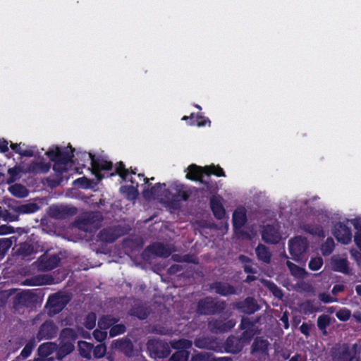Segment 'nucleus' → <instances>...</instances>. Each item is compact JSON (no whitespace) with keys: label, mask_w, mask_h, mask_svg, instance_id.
I'll return each mask as SVG.
<instances>
[{"label":"nucleus","mask_w":361,"mask_h":361,"mask_svg":"<svg viewBox=\"0 0 361 361\" xmlns=\"http://www.w3.org/2000/svg\"><path fill=\"white\" fill-rule=\"evenodd\" d=\"M188 172L187 173L185 178L190 180L199 181L200 183L206 186L207 190H211L213 186L209 181L203 179L204 176H210L211 175H214L218 177L226 176L224 169L219 165L215 166L214 164L202 167L195 164H192L188 167Z\"/></svg>","instance_id":"nucleus-1"},{"label":"nucleus","mask_w":361,"mask_h":361,"mask_svg":"<svg viewBox=\"0 0 361 361\" xmlns=\"http://www.w3.org/2000/svg\"><path fill=\"white\" fill-rule=\"evenodd\" d=\"M226 306L227 304L224 300L206 296L198 300L195 311L199 315H217L221 314Z\"/></svg>","instance_id":"nucleus-2"},{"label":"nucleus","mask_w":361,"mask_h":361,"mask_svg":"<svg viewBox=\"0 0 361 361\" xmlns=\"http://www.w3.org/2000/svg\"><path fill=\"white\" fill-rule=\"evenodd\" d=\"M77 338L78 334L74 329L65 328L61 330L59 335V347L57 350L58 359H62L73 351Z\"/></svg>","instance_id":"nucleus-3"},{"label":"nucleus","mask_w":361,"mask_h":361,"mask_svg":"<svg viewBox=\"0 0 361 361\" xmlns=\"http://www.w3.org/2000/svg\"><path fill=\"white\" fill-rule=\"evenodd\" d=\"M175 193L172 194L169 189H164V197L168 206L172 209H176L180 208V202L187 201L190 195L191 191L186 190L183 184L176 185L174 187Z\"/></svg>","instance_id":"nucleus-4"},{"label":"nucleus","mask_w":361,"mask_h":361,"mask_svg":"<svg viewBox=\"0 0 361 361\" xmlns=\"http://www.w3.org/2000/svg\"><path fill=\"white\" fill-rule=\"evenodd\" d=\"M74 152L75 149L73 148L71 145L66 147L54 146L50 147L45 154L54 163H61L63 165H66L72 161V159L74 157Z\"/></svg>","instance_id":"nucleus-5"},{"label":"nucleus","mask_w":361,"mask_h":361,"mask_svg":"<svg viewBox=\"0 0 361 361\" xmlns=\"http://www.w3.org/2000/svg\"><path fill=\"white\" fill-rule=\"evenodd\" d=\"M357 344H353L352 348L348 343H338L330 350V355L332 361H351L358 353Z\"/></svg>","instance_id":"nucleus-6"},{"label":"nucleus","mask_w":361,"mask_h":361,"mask_svg":"<svg viewBox=\"0 0 361 361\" xmlns=\"http://www.w3.org/2000/svg\"><path fill=\"white\" fill-rule=\"evenodd\" d=\"M288 247L292 259L300 262L305 257L309 247V242L305 237L296 236L289 240Z\"/></svg>","instance_id":"nucleus-7"},{"label":"nucleus","mask_w":361,"mask_h":361,"mask_svg":"<svg viewBox=\"0 0 361 361\" xmlns=\"http://www.w3.org/2000/svg\"><path fill=\"white\" fill-rule=\"evenodd\" d=\"M71 297L61 292H57L49 296L45 305L49 314H56L61 312L68 304Z\"/></svg>","instance_id":"nucleus-8"},{"label":"nucleus","mask_w":361,"mask_h":361,"mask_svg":"<svg viewBox=\"0 0 361 361\" xmlns=\"http://www.w3.org/2000/svg\"><path fill=\"white\" fill-rule=\"evenodd\" d=\"M236 324L234 319H229L224 317L211 318L208 320L209 330L215 334H224L231 331Z\"/></svg>","instance_id":"nucleus-9"},{"label":"nucleus","mask_w":361,"mask_h":361,"mask_svg":"<svg viewBox=\"0 0 361 361\" xmlns=\"http://www.w3.org/2000/svg\"><path fill=\"white\" fill-rule=\"evenodd\" d=\"M85 155L86 156V154ZM87 156L90 159L92 173L95 176L98 182L101 181L104 178L102 171H111L113 169L112 162L100 157H96L92 153H88Z\"/></svg>","instance_id":"nucleus-10"},{"label":"nucleus","mask_w":361,"mask_h":361,"mask_svg":"<svg viewBox=\"0 0 361 361\" xmlns=\"http://www.w3.org/2000/svg\"><path fill=\"white\" fill-rule=\"evenodd\" d=\"M270 343L263 336H257L250 348V353L259 361H265L269 357Z\"/></svg>","instance_id":"nucleus-11"},{"label":"nucleus","mask_w":361,"mask_h":361,"mask_svg":"<svg viewBox=\"0 0 361 361\" xmlns=\"http://www.w3.org/2000/svg\"><path fill=\"white\" fill-rule=\"evenodd\" d=\"M150 357L154 359L167 357L171 353V347L166 342L159 340H149L147 343Z\"/></svg>","instance_id":"nucleus-12"},{"label":"nucleus","mask_w":361,"mask_h":361,"mask_svg":"<svg viewBox=\"0 0 361 361\" xmlns=\"http://www.w3.org/2000/svg\"><path fill=\"white\" fill-rule=\"evenodd\" d=\"M58 331L59 327L53 320H46L39 326L36 339L38 341L51 340L56 337Z\"/></svg>","instance_id":"nucleus-13"},{"label":"nucleus","mask_w":361,"mask_h":361,"mask_svg":"<svg viewBox=\"0 0 361 361\" xmlns=\"http://www.w3.org/2000/svg\"><path fill=\"white\" fill-rule=\"evenodd\" d=\"M248 343H249L245 342L240 336L238 337L234 335H230L223 343L222 348H224V351L226 353L237 355L243 350L245 344Z\"/></svg>","instance_id":"nucleus-14"},{"label":"nucleus","mask_w":361,"mask_h":361,"mask_svg":"<svg viewBox=\"0 0 361 361\" xmlns=\"http://www.w3.org/2000/svg\"><path fill=\"white\" fill-rule=\"evenodd\" d=\"M239 312L245 314H252L260 308L256 300L252 297H247L243 300L238 301L233 305Z\"/></svg>","instance_id":"nucleus-15"},{"label":"nucleus","mask_w":361,"mask_h":361,"mask_svg":"<svg viewBox=\"0 0 361 361\" xmlns=\"http://www.w3.org/2000/svg\"><path fill=\"white\" fill-rule=\"evenodd\" d=\"M257 321H253L249 317H243L240 321L239 329L243 331L240 334L242 338L247 343H250L255 335V329Z\"/></svg>","instance_id":"nucleus-16"},{"label":"nucleus","mask_w":361,"mask_h":361,"mask_svg":"<svg viewBox=\"0 0 361 361\" xmlns=\"http://www.w3.org/2000/svg\"><path fill=\"white\" fill-rule=\"evenodd\" d=\"M77 214V209L68 206H51L49 207V215L56 219H65Z\"/></svg>","instance_id":"nucleus-17"},{"label":"nucleus","mask_w":361,"mask_h":361,"mask_svg":"<svg viewBox=\"0 0 361 361\" xmlns=\"http://www.w3.org/2000/svg\"><path fill=\"white\" fill-rule=\"evenodd\" d=\"M123 235L119 226L107 227L102 229L98 235V239L104 243H111Z\"/></svg>","instance_id":"nucleus-18"},{"label":"nucleus","mask_w":361,"mask_h":361,"mask_svg":"<svg viewBox=\"0 0 361 361\" xmlns=\"http://www.w3.org/2000/svg\"><path fill=\"white\" fill-rule=\"evenodd\" d=\"M209 290L210 291H214L215 293L224 297L237 294V290L235 286L223 281H214L210 283Z\"/></svg>","instance_id":"nucleus-19"},{"label":"nucleus","mask_w":361,"mask_h":361,"mask_svg":"<svg viewBox=\"0 0 361 361\" xmlns=\"http://www.w3.org/2000/svg\"><path fill=\"white\" fill-rule=\"evenodd\" d=\"M333 234L338 242L344 245L348 244L352 239L350 228L342 222L335 225Z\"/></svg>","instance_id":"nucleus-20"},{"label":"nucleus","mask_w":361,"mask_h":361,"mask_svg":"<svg viewBox=\"0 0 361 361\" xmlns=\"http://www.w3.org/2000/svg\"><path fill=\"white\" fill-rule=\"evenodd\" d=\"M262 238L267 243L276 244L280 241L281 235L273 225L267 224L263 228Z\"/></svg>","instance_id":"nucleus-21"},{"label":"nucleus","mask_w":361,"mask_h":361,"mask_svg":"<svg viewBox=\"0 0 361 361\" xmlns=\"http://www.w3.org/2000/svg\"><path fill=\"white\" fill-rule=\"evenodd\" d=\"M35 295L30 290H25L16 294L13 299L14 306L30 307L35 302Z\"/></svg>","instance_id":"nucleus-22"},{"label":"nucleus","mask_w":361,"mask_h":361,"mask_svg":"<svg viewBox=\"0 0 361 361\" xmlns=\"http://www.w3.org/2000/svg\"><path fill=\"white\" fill-rule=\"evenodd\" d=\"M61 261L60 257L56 255L49 257L42 256L39 258V269L43 271H51L57 267Z\"/></svg>","instance_id":"nucleus-23"},{"label":"nucleus","mask_w":361,"mask_h":361,"mask_svg":"<svg viewBox=\"0 0 361 361\" xmlns=\"http://www.w3.org/2000/svg\"><path fill=\"white\" fill-rule=\"evenodd\" d=\"M114 348L122 352L126 356L130 357L134 355L133 344L129 338H121L114 341Z\"/></svg>","instance_id":"nucleus-24"},{"label":"nucleus","mask_w":361,"mask_h":361,"mask_svg":"<svg viewBox=\"0 0 361 361\" xmlns=\"http://www.w3.org/2000/svg\"><path fill=\"white\" fill-rule=\"evenodd\" d=\"M166 187V183H157L155 185L151 186L150 188H145L142 191L143 197L145 200L154 199L164 196V190L162 189Z\"/></svg>","instance_id":"nucleus-25"},{"label":"nucleus","mask_w":361,"mask_h":361,"mask_svg":"<svg viewBox=\"0 0 361 361\" xmlns=\"http://www.w3.org/2000/svg\"><path fill=\"white\" fill-rule=\"evenodd\" d=\"M247 221L246 213L243 209H237L233 213L232 222L235 231L245 226Z\"/></svg>","instance_id":"nucleus-26"},{"label":"nucleus","mask_w":361,"mask_h":361,"mask_svg":"<svg viewBox=\"0 0 361 361\" xmlns=\"http://www.w3.org/2000/svg\"><path fill=\"white\" fill-rule=\"evenodd\" d=\"M210 208L216 219L221 220L225 217L226 210L217 197H213L210 199Z\"/></svg>","instance_id":"nucleus-27"},{"label":"nucleus","mask_w":361,"mask_h":361,"mask_svg":"<svg viewBox=\"0 0 361 361\" xmlns=\"http://www.w3.org/2000/svg\"><path fill=\"white\" fill-rule=\"evenodd\" d=\"M39 206L35 202L16 204L12 207L14 212L18 214H33L39 209Z\"/></svg>","instance_id":"nucleus-28"},{"label":"nucleus","mask_w":361,"mask_h":361,"mask_svg":"<svg viewBox=\"0 0 361 361\" xmlns=\"http://www.w3.org/2000/svg\"><path fill=\"white\" fill-rule=\"evenodd\" d=\"M51 168L50 163H44L43 161H32L27 166V171L30 173H47Z\"/></svg>","instance_id":"nucleus-29"},{"label":"nucleus","mask_w":361,"mask_h":361,"mask_svg":"<svg viewBox=\"0 0 361 361\" xmlns=\"http://www.w3.org/2000/svg\"><path fill=\"white\" fill-rule=\"evenodd\" d=\"M129 181L132 183L131 185L122 186L121 190L126 193V197L129 200H135L138 196L137 188L139 184L132 178L129 179Z\"/></svg>","instance_id":"nucleus-30"},{"label":"nucleus","mask_w":361,"mask_h":361,"mask_svg":"<svg viewBox=\"0 0 361 361\" xmlns=\"http://www.w3.org/2000/svg\"><path fill=\"white\" fill-rule=\"evenodd\" d=\"M151 252L155 255L167 258L171 255V250L163 243H156L149 247Z\"/></svg>","instance_id":"nucleus-31"},{"label":"nucleus","mask_w":361,"mask_h":361,"mask_svg":"<svg viewBox=\"0 0 361 361\" xmlns=\"http://www.w3.org/2000/svg\"><path fill=\"white\" fill-rule=\"evenodd\" d=\"M57 345L55 343L47 342L41 344L38 349V355L42 358H46L56 350Z\"/></svg>","instance_id":"nucleus-32"},{"label":"nucleus","mask_w":361,"mask_h":361,"mask_svg":"<svg viewBox=\"0 0 361 361\" xmlns=\"http://www.w3.org/2000/svg\"><path fill=\"white\" fill-rule=\"evenodd\" d=\"M119 321L118 318L112 315L106 314L102 316L98 321V326L101 330H107L111 329L114 324Z\"/></svg>","instance_id":"nucleus-33"},{"label":"nucleus","mask_w":361,"mask_h":361,"mask_svg":"<svg viewBox=\"0 0 361 361\" xmlns=\"http://www.w3.org/2000/svg\"><path fill=\"white\" fill-rule=\"evenodd\" d=\"M257 259L264 263H269L271 261V253L269 248L263 244L259 243L255 249Z\"/></svg>","instance_id":"nucleus-34"},{"label":"nucleus","mask_w":361,"mask_h":361,"mask_svg":"<svg viewBox=\"0 0 361 361\" xmlns=\"http://www.w3.org/2000/svg\"><path fill=\"white\" fill-rule=\"evenodd\" d=\"M333 269L335 271H338L345 274H348L350 272L348 261L345 258H339L334 259L332 263Z\"/></svg>","instance_id":"nucleus-35"},{"label":"nucleus","mask_w":361,"mask_h":361,"mask_svg":"<svg viewBox=\"0 0 361 361\" xmlns=\"http://www.w3.org/2000/svg\"><path fill=\"white\" fill-rule=\"evenodd\" d=\"M129 315L135 317L140 320L146 319L149 316L147 310L142 305H134L128 312Z\"/></svg>","instance_id":"nucleus-36"},{"label":"nucleus","mask_w":361,"mask_h":361,"mask_svg":"<svg viewBox=\"0 0 361 361\" xmlns=\"http://www.w3.org/2000/svg\"><path fill=\"white\" fill-rule=\"evenodd\" d=\"M93 348L94 345L87 341L78 342V350L80 355L87 360L91 359V353H92Z\"/></svg>","instance_id":"nucleus-37"},{"label":"nucleus","mask_w":361,"mask_h":361,"mask_svg":"<svg viewBox=\"0 0 361 361\" xmlns=\"http://www.w3.org/2000/svg\"><path fill=\"white\" fill-rule=\"evenodd\" d=\"M169 346L177 350H188L192 346V341L185 338L173 340L170 341Z\"/></svg>","instance_id":"nucleus-38"},{"label":"nucleus","mask_w":361,"mask_h":361,"mask_svg":"<svg viewBox=\"0 0 361 361\" xmlns=\"http://www.w3.org/2000/svg\"><path fill=\"white\" fill-rule=\"evenodd\" d=\"M303 229L305 232L318 237H324V231L322 226L314 224H307L304 225Z\"/></svg>","instance_id":"nucleus-39"},{"label":"nucleus","mask_w":361,"mask_h":361,"mask_svg":"<svg viewBox=\"0 0 361 361\" xmlns=\"http://www.w3.org/2000/svg\"><path fill=\"white\" fill-rule=\"evenodd\" d=\"M330 323L331 318L328 314H323L318 317L317 325L323 335L326 336L327 334L326 329L330 325Z\"/></svg>","instance_id":"nucleus-40"},{"label":"nucleus","mask_w":361,"mask_h":361,"mask_svg":"<svg viewBox=\"0 0 361 361\" xmlns=\"http://www.w3.org/2000/svg\"><path fill=\"white\" fill-rule=\"evenodd\" d=\"M20 145L21 143H11L10 147L13 152H15L16 154H20L21 157H32L34 156L33 147L22 149Z\"/></svg>","instance_id":"nucleus-41"},{"label":"nucleus","mask_w":361,"mask_h":361,"mask_svg":"<svg viewBox=\"0 0 361 361\" xmlns=\"http://www.w3.org/2000/svg\"><path fill=\"white\" fill-rule=\"evenodd\" d=\"M194 344L198 348L212 349L214 342L209 337H200L195 338Z\"/></svg>","instance_id":"nucleus-42"},{"label":"nucleus","mask_w":361,"mask_h":361,"mask_svg":"<svg viewBox=\"0 0 361 361\" xmlns=\"http://www.w3.org/2000/svg\"><path fill=\"white\" fill-rule=\"evenodd\" d=\"M264 286L273 294V295L278 298H281L283 295L281 289L278 286L270 280H264Z\"/></svg>","instance_id":"nucleus-43"},{"label":"nucleus","mask_w":361,"mask_h":361,"mask_svg":"<svg viewBox=\"0 0 361 361\" xmlns=\"http://www.w3.org/2000/svg\"><path fill=\"white\" fill-rule=\"evenodd\" d=\"M118 175L123 180H126L129 175V170L126 169L123 161H119L116 164L115 171L110 174L111 176Z\"/></svg>","instance_id":"nucleus-44"},{"label":"nucleus","mask_w":361,"mask_h":361,"mask_svg":"<svg viewBox=\"0 0 361 361\" xmlns=\"http://www.w3.org/2000/svg\"><path fill=\"white\" fill-rule=\"evenodd\" d=\"M36 346V341L35 338H30L28 342L26 343L25 347L20 352V356L22 357L23 359L27 358L32 353L33 349Z\"/></svg>","instance_id":"nucleus-45"},{"label":"nucleus","mask_w":361,"mask_h":361,"mask_svg":"<svg viewBox=\"0 0 361 361\" xmlns=\"http://www.w3.org/2000/svg\"><path fill=\"white\" fill-rule=\"evenodd\" d=\"M9 192L18 197H24L27 195L25 187L17 183L9 187Z\"/></svg>","instance_id":"nucleus-46"},{"label":"nucleus","mask_w":361,"mask_h":361,"mask_svg":"<svg viewBox=\"0 0 361 361\" xmlns=\"http://www.w3.org/2000/svg\"><path fill=\"white\" fill-rule=\"evenodd\" d=\"M335 244L332 238L329 237L322 245L321 250L324 255H330L334 250Z\"/></svg>","instance_id":"nucleus-47"},{"label":"nucleus","mask_w":361,"mask_h":361,"mask_svg":"<svg viewBox=\"0 0 361 361\" xmlns=\"http://www.w3.org/2000/svg\"><path fill=\"white\" fill-rule=\"evenodd\" d=\"M13 240L11 238H0V256L4 257L12 246Z\"/></svg>","instance_id":"nucleus-48"},{"label":"nucleus","mask_w":361,"mask_h":361,"mask_svg":"<svg viewBox=\"0 0 361 361\" xmlns=\"http://www.w3.org/2000/svg\"><path fill=\"white\" fill-rule=\"evenodd\" d=\"M188 124L190 126L196 125L198 127H203L207 124L209 126H210L211 121L207 117H205V116H202L201 114H200L197 115L195 120V118H193V120L192 121H190L188 123Z\"/></svg>","instance_id":"nucleus-49"},{"label":"nucleus","mask_w":361,"mask_h":361,"mask_svg":"<svg viewBox=\"0 0 361 361\" xmlns=\"http://www.w3.org/2000/svg\"><path fill=\"white\" fill-rule=\"evenodd\" d=\"M97 315L94 312H90L87 314L84 321V326L86 329L92 330L95 327Z\"/></svg>","instance_id":"nucleus-50"},{"label":"nucleus","mask_w":361,"mask_h":361,"mask_svg":"<svg viewBox=\"0 0 361 361\" xmlns=\"http://www.w3.org/2000/svg\"><path fill=\"white\" fill-rule=\"evenodd\" d=\"M189 352L188 350H177L172 354L171 361H188Z\"/></svg>","instance_id":"nucleus-51"},{"label":"nucleus","mask_w":361,"mask_h":361,"mask_svg":"<svg viewBox=\"0 0 361 361\" xmlns=\"http://www.w3.org/2000/svg\"><path fill=\"white\" fill-rule=\"evenodd\" d=\"M126 331V327L123 324H117L113 325V326L109 330V336L110 337H115L118 335L122 334L125 333Z\"/></svg>","instance_id":"nucleus-52"},{"label":"nucleus","mask_w":361,"mask_h":361,"mask_svg":"<svg viewBox=\"0 0 361 361\" xmlns=\"http://www.w3.org/2000/svg\"><path fill=\"white\" fill-rule=\"evenodd\" d=\"M17 253L23 257H29L33 253V247L27 243L21 244Z\"/></svg>","instance_id":"nucleus-53"},{"label":"nucleus","mask_w":361,"mask_h":361,"mask_svg":"<svg viewBox=\"0 0 361 361\" xmlns=\"http://www.w3.org/2000/svg\"><path fill=\"white\" fill-rule=\"evenodd\" d=\"M106 352V347L104 344L100 343L95 347L94 346L92 349V353L95 358H102L103 357Z\"/></svg>","instance_id":"nucleus-54"},{"label":"nucleus","mask_w":361,"mask_h":361,"mask_svg":"<svg viewBox=\"0 0 361 361\" xmlns=\"http://www.w3.org/2000/svg\"><path fill=\"white\" fill-rule=\"evenodd\" d=\"M323 265V259L321 257H313L309 262L308 267L312 271L319 270Z\"/></svg>","instance_id":"nucleus-55"},{"label":"nucleus","mask_w":361,"mask_h":361,"mask_svg":"<svg viewBox=\"0 0 361 361\" xmlns=\"http://www.w3.org/2000/svg\"><path fill=\"white\" fill-rule=\"evenodd\" d=\"M74 183L80 188L83 189H88L92 188V180L86 178L85 176L77 178Z\"/></svg>","instance_id":"nucleus-56"},{"label":"nucleus","mask_w":361,"mask_h":361,"mask_svg":"<svg viewBox=\"0 0 361 361\" xmlns=\"http://www.w3.org/2000/svg\"><path fill=\"white\" fill-rule=\"evenodd\" d=\"M288 267L291 272V274L296 277H301L302 276L305 270L304 269L298 267V265L292 263V262H288L287 263Z\"/></svg>","instance_id":"nucleus-57"},{"label":"nucleus","mask_w":361,"mask_h":361,"mask_svg":"<svg viewBox=\"0 0 361 361\" xmlns=\"http://www.w3.org/2000/svg\"><path fill=\"white\" fill-rule=\"evenodd\" d=\"M336 316L341 322H346L348 321L351 316V312L350 310L343 307L341 310H339L336 313Z\"/></svg>","instance_id":"nucleus-58"},{"label":"nucleus","mask_w":361,"mask_h":361,"mask_svg":"<svg viewBox=\"0 0 361 361\" xmlns=\"http://www.w3.org/2000/svg\"><path fill=\"white\" fill-rule=\"evenodd\" d=\"M2 218L4 220H9L10 221H14L18 219V216L15 214H11V213L6 209H2L0 207V219Z\"/></svg>","instance_id":"nucleus-59"},{"label":"nucleus","mask_w":361,"mask_h":361,"mask_svg":"<svg viewBox=\"0 0 361 361\" xmlns=\"http://www.w3.org/2000/svg\"><path fill=\"white\" fill-rule=\"evenodd\" d=\"M95 217L94 213L92 212L88 214L87 216L83 217L79 221L80 224L83 226H86L87 225L92 224L94 222V219Z\"/></svg>","instance_id":"nucleus-60"},{"label":"nucleus","mask_w":361,"mask_h":361,"mask_svg":"<svg viewBox=\"0 0 361 361\" xmlns=\"http://www.w3.org/2000/svg\"><path fill=\"white\" fill-rule=\"evenodd\" d=\"M106 335L107 334L106 331L96 329L93 331L94 338L99 342L104 341L106 338Z\"/></svg>","instance_id":"nucleus-61"},{"label":"nucleus","mask_w":361,"mask_h":361,"mask_svg":"<svg viewBox=\"0 0 361 361\" xmlns=\"http://www.w3.org/2000/svg\"><path fill=\"white\" fill-rule=\"evenodd\" d=\"M66 165L61 163H54L53 170L59 175H62L66 171Z\"/></svg>","instance_id":"nucleus-62"},{"label":"nucleus","mask_w":361,"mask_h":361,"mask_svg":"<svg viewBox=\"0 0 361 361\" xmlns=\"http://www.w3.org/2000/svg\"><path fill=\"white\" fill-rule=\"evenodd\" d=\"M321 301H322L324 303H331L335 301V300L327 293H321L319 296Z\"/></svg>","instance_id":"nucleus-63"},{"label":"nucleus","mask_w":361,"mask_h":361,"mask_svg":"<svg viewBox=\"0 0 361 361\" xmlns=\"http://www.w3.org/2000/svg\"><path fill=\"white\" fill-rule=\"evenodd\" d=\"M210 359L208 358L206 355L202 353H197L193 355L191 357V361H209Z\"/></svg>","instance_id":"nucleus-64"}]
</instances>
